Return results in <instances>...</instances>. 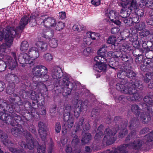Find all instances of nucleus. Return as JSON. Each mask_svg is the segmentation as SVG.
Instances as JSON below:
<instances>
[{
    "mask_svg": "<svg viewBox=\"0 0 153 153\" xmlns=\"http://www.w3.org/2000/svg\"><path fill=\"white\" fill-rule=\"evenodd\" d=\"M138 121L136 118H132L130 120L129 125V129L132 130L126 137L124 142L128 143L130 140H132L136 137V128L139 126Z\"/></svg>",
    "mask_w": 153,
    "mask_h": 153,
    "instance_id": "nucleus-13",
    "label": "nucleus"
},
{
    "mask_svg": "<svg viewBox=\"0 0 153 153\" xmlns=\"http://www.w3.org/2000/svg\"><path fill=\"white\" fill-rule=\"evenodd\" d=\"M103 132L98 131V132H97L95 135L94 137V138L95 140L98 141L101 138H102L103 137Z\"/></svg>",
    "mask_w": 153,
    "mask_h": 153,
    "instance_id": "nucleus-64",
    "label": "nucleus"
},
{
    "mask_svg": "<svg viewBox=\"0 0 153 153\" xmlns=\"http://www.w3.org/2000/svg\"><path fill=\"white\" fill-rule=\"evenodd\" d=\"M48 70L45 66L42 65H37L32 68V73L34 76L38 78H44L48 79L49 76L47 74Z\"/></svg>",
    "mask_w": 153,
    "mask_h": 153,
    "instance_id": "nucleus-11",
    "label": "nucleus"
},
{
    "mask_svg": "<svg viewBox=\"0 0 153 153\" xmlns=\"http://www.w3.org/2000/svg\"><path fill=\"white\" fill-rule=\"evenodd\" d=\"M131 68L132 65H131L130 68H129L128 65L125 66L124 68V71L126 77L132 79V80H133L137 78L139 74L131 70Z\"/></svg>",
    "mask_w": 153,
    "mask_h": 153,
    "instance_id": "nucleus-24",
    "label": "nucleus"
},
{
    "mask_svg": "<svg viewBox=\"0 0 153 153\" xmlns=\"http://www.w3.org/2000/svg\"><path fill=\"white\" fill-rule=\"evenodd\" d=\"M144 4L142 7L144 8L145 6L151 9H153V0H145L144 2Z\"/></svg>",
    "mask_w": 153,
    "mask_h": 153,
    "instance_id": "nucleus-46",
    "label": "nucleus"
},
{
    "mask_svg": "<svg viewBox=\"0 0 153 153\" xmlns=\"http://www.w3.org/2000/svg\"><path fill=\"white\" fill-rule=\"evenodd\" d=\"M31 88L37 90L35 91L32 90L28 91L21 90L19 91L20 96H48V92L46 86L42 82L33 81L31 83Z\"/></svg>",
    "mask_w": 153,
    "mask_h": 153,
    "instance_id": "nucleus-5",
    "label": "nucleus"
},
{
    "mask_svg": "<svg viewBox=\"0 0 153 153\" xmlns=\"http://www.w3.org/2000/svg\"><path fill=\"white\" fill-rule=\"evenodd\" d=\"M129 53V52L119 51L115 53V56L116 59H121L125 62L124 64L125 66L128 65L129 68H130L131 65L133 63V60Z\"/></svg>",
    "mask_w": 153,
    "mask_h": 153,
    "instance_id": "nucleus-16",
    "label": "nucleus"
},
{
    "mask_svg": "<svg viewBox=\"0 0 153 153\" xmlns=\"http://www.w3.org/2000/svg\"><path fill=\"white\" fill-rule=\"evenodd\" d=\"M13 144L11 146H13ZM7 146L9 148V150L12 153H26L25 151H24L23 149H21L20 150L17 149L10 147L11 146Z\"/></svg>",
    "mask_w": 153,
    "mask_h": 153,
    "instance_id": "nucleus-45",
    "label": "nucleus"
},
{
    "mask_svg": "<svg viewBox=\"0 0 153 153\" xmlns=\"http://www.w3.org/2000/svg\"><path fill=\"white\" fill-rule=\"evenodd\" d=\"M79 96H76L75 97L74 101L75 105V108L74 109V115L76 118H78L81 112L83 110L87 108L88 106L89 102L88 101L85 100L83 102L81 100H79Z\"/></svg>",
    "mask_w": 153,
    "mask_h": 153,
    "instance_id": "nucleus-9",
    "label": "nucleus"
},
{
    "mask_svg": "<svg viewBox=\"0 0 153 153\" xmlns=\"http://www.w3.org/2000/svg\"><path fill=\"white\" fill-rule=\"evenodd\" d=\"M58 43V40L55 38H52L49 40V43L50 46L53 48H56Z\"/></svg>",
    "mask_w": 153,
    "mask_h": 153,
    "instance_id": "nucleus-47",
    "label": "nucleus"
},
{
    "mask_svg": "<svg viewBox=\"0 0 153 153\" xmlns=\"http://www.w3.org/2000/svg\"><path fill=\"white\" fill-rule=\"evenodd\" d=\"M121 82L120 83H117L116 85V89L121 92L125 94V92H126V88L124 85V84L122 83Z\"/></svg>",
    "mask_w": 153,
    "mask_h": 153,
    "instance_id": "nucleus-36",
    "label": "nucleus"
},
{
    "mask_svg": "<svg viewBox=\"0 0 153 153\" xmlns=\"http://www.w3.org/2000/svg\"><path fill=\"white\" fill-rule=\"evenodd\" d=\"M39 127V133L40 137L43 141L46 139L47 132V127L45 124L41 121L39 122L38 124Z\"/></svg>",
    "mask_w": 153,
    "mask_h": 153,
    "instance_id": "nucleus-22",
    "label": "nucleus"
},
{
    "mask_svg": "<svg viewBox=\"0 0 153 153\" xmlns=\"http://www.w3.org/2000/svg\"><path fill=\"white\" fill-rule=\"evenodd\" d=\"M140 110L143 111H146L144 114L146 113H148L150 115V114H153V105H148L146 103L141 102L139 104Z\"/></svg>",
    "mask_w": 153,
    "mask_h": 153,
    "instance_id": "nucleus-27",
    "label": "nucleus"
},
{
    "mask_svg": "<svg viewBox=\"0 0 153 153\" xmlns=\"http://www.w3.org/2000/svg\"><path fill=\"white\" fill-rule=\"evenodd\" d=\"M114 122L116 125L113 128H106L104 131L105 135L103 138V141L105 143L106 145H109L113 144L115 141L116 138L114 137L119 130L124 131L128 125V121H123L121 117L117 116L114 119ZM128 133L127 129L119 133L118 137L123 138Z\"/></svg>",
    "mask_w": 153,
    "mask_h": 153,
    "instance_id": "nucleus-2",
    "label": "nucleus"
},
{
    "mask_svg": "<svg viewBox=\"0 0 153 153\" xmlns=\"http://www.w3.org/2000/svg\"><path fill=\"white\" fill-rule=\"evenodd\" d=\"M100 110L99 109H94L91 111V117L93 118L97 119L99 115Z\"/></svg>",
    "mask_w": 153,
    "mask_h": 153,
    "instance_id": "nucleus-53",
    "label": "nucleus"
},
{
    "mask_svg": "<svg viewBox=\"0 0 153 153\" xmlns=\"http://www.w3.org/2000/svg\"><path fill=\"white\" fill-rule=\"evenodd\" d=\"M36 45L38 47V48H40L42 51H46L47 49L48 44L43 41L38 42L36 43Z\"/></svg>",
    "mask_w": 153,
    "mask_h": 153,
    "instance_id": "nucleus-37",
    "label": "nucleus"
},
{
    "mask_svg": "<svg viewBox=\"0 0 153 153\" xmlns=\"http://www.w3.org/2000/svg\"><path fill=\"white\" fill-rule=\"evenodd\" d=\"M107 63L110 68L114 69H116L115 67H117L118 64V62L116 61L113 58L109 59Z\"/></svg>",
    "mask_w": 153,
    "mask_h": 153,
    "instance_id": "nucleus-39",
    "label": "nucleus"
},
{
    "mask_svg": "<svg viewBox=\"0 0 153 153\" xmlns=\"http://www.w3.org/2000/svg\"><path fill=\"white\" fill-rule=\"evenodd\" d=\"M126 92H125V94H129L130 95H134L137 94L138 93L137 90L136 88H126Z\"/></svg>",
    "mask_w": 153,
    "mask_h": 153,
    "instance_id": "nucleus-44",
    "label": "nucleus"
},
{
    "mask_svg": "<svg viewBox=\"0 0 153 153\" xmlns=\"http://www.w3.org/2000/svg\"><path fill=\"white\" fill-rule=\"evenodd\" d=\"M24 135L26 139L27 147L28 149L31 150L34 149L35 145L37 143L36 140L34 138L31 134L27 131H24Z\"/></svg>",
    "mask_w": 153,
    "mask_h": 153,
    "instance_id": "nucleus-20",
    "label": "nucleus"
},
{
    "mask_svg": "<svg viewBox=\"0 0 153 153\" xmlns=\"http://www.w3.org/2000/svg\"><path fill=\"white\" fill-rule=\"evenodd\" d=\"M152 76L150 73H147L145 74V76L143 79L144 82L146 83H148L150 80H152Z\"/></svg>",
    "mask_w": 153,
    "mask_h": 153,
    "instance_id": "nucleus-60",
    "label": "nucleus"
},
{
    "mask_svg": "<svg viewBox=\"0 0 153 153\" xmlns=\"http://www.w3.org/2000/svg\"><path fill=\"white\" fill-rule=\"evenodd\" d=\"M29 47V44L27 41H22L20 47V50L22 51H25L27 50Z\"/></svg>",
    "mask_w": 153,
    "mask_h": 153,
    "instance_id": "nucleus-41",
    "label": "nucleus"
},
{
    "mask_svg": "<svg viewBox=\"0 0 153 153\" xmlns=\"http://www.w3.org/2000/svg\"><path fill=\"white\" fill-rule=\"evenodd\" d=\"M71 113H64L63 120L65 123L62 126V131L63 134H66L68 129L70 130L72 127L74 122V118L72 117H70Z\"/></svg>",
    "mask_w": 153,
    "mask_h": 153,
    "instance_id": "nucleus-14",
    "label": "nucleus"
},
{
    "mask_svg": "<svg viewBox=\"0 0 153 153\" xmlns=\"http://www.w3.org/2000/svg\"><path fill=\"white\" fill-rule=\"evenodd\" d=\"M74 127L76 128L75 132L82 130V133H85L81 139V141L85 144L89 142L91 139V135L90 133H85V132L88 130L90 128V125L88 122L85 123L84 118L83 117L80 118L78 122L76 123Z\"/></svg>",
    "mask_w": 153,
    "mask_h": 153,
    "instance_id": "nucleus-6",
    "label": "nucleus"
},
{
    "mask_svg": "<svg viewBox=\"0 0 153 153\" xmlns=\"http://www.w3.org/2000/svg\"><path fill=\"white\" fill-rule=\"evenodd\" d=\"M131 83L133 87L140 90H142L143 88L142 83L138 77L133 80H131Z\"/></svg>",
    "mask_w": 153,
    "mask_h": 153,
    "instance_id": "nucleus-33",
    "label": "nucleus"
},
{
    "mask_svg": "<svg viewBox=\"0 0 153 153\" xmlns=\"http://www.w3.org/2000/svg\"><path fill=\"white\" fill-rule=\"evenodd\" d=\"M84 28L82 25H80L79 23H76L72 27V29L75 31L80 32L82 31Z\"/></svg>",
    "mask_w": 153,
    "mask_h": 153,
    "instance_id": "nucleus-43",
    "label": "nucleus"
},
{
    "mask_svg": "<svg viewBox=\"0 0 153 153\" xmlns=\"http://www.w3.org/2000/svg\"><path fill=\"white\" fill-rule=\"evenodd\" d=\"M11 54L13 57L14 60L10 56H8L7 57L6 63L3 62L2 63H0V72L4 71L5 70L7 66L9 67V69L12 70L14 69L17 65V58L16 53L12 52L11 53Z\"/></svg>",
    "mask_w": 153,
    "mask_h": 153,
    "instance_id": "nucleus-8",
    "label": "nucleus"
},
{
    "mask_svg": "<svg viewBox=\"0 0 153 153\" xmlns=\"http://www.w3.org/2000/svg\"><path fill=\"white\" fill-rule=\"evenodd\" d=\"M65 27V24L61 22H58L57 24L56 29L59 31Z\"/></svg>",
    "mask_w": 153,
    "mask_h": 153,
    "instance_id": "nucleus-62",
    "label": "nucleus"
},
{
    "mask_svg": "<svg viewBox=\"0 0 153 153\" xmlns=\"http://www.w3.org/2000/svg\"><path fill=\"white\" fill-rule=\"evenodd\" d=\"M54 34V31L50 29L43 33L42 36L46 39H49L53 36Z\"/></svg>",
    "mask_w": 153,
    "mask_h": 153,
    "instance_id": "nucleus-38",
    "label": "nucleus"
},
{
    "mask_svg": "<svg viewBox=\"0 0 153 153\" xmlns=\"http://www.w3.org/2000/svg\"><path fill=\"white\" fill-rule=\"evenodd\" d=\"M131 53L133 54L134 57H137L142 55L144 53V50L143 49L139 48H135L134 50L132 48V51H131Z\"/></svg>",
    "mask_w": 153,
    "mask_h": 153,
    "instance_id": "nucleus-40",
    "label": "nucleus"
},
{
    "mask_svg": "<svg viewBox=\"0 0 153 153\" xmlns=\"http://www.w3.org/2000/svg\"><path fill=\"white\" fill-rule=\"evenodd\" d=\"M51 75L53 79L50 82V85L47 84V86L53 85L55 87H58L60 85V79L63 77L62 84H61L62 86L64 88L63 96L70 95L72 92L76 90L77 87L76 83L70 82L69 78L63 75L60 68L58 66L53 67L51 71Z\"/></svg>",
    "mask_w": 153,
    "mask_h": 153,
    "instance_id": "nucleus-1",
    "label": "nucleus"
},
{
    "mask_svg": "<svg viewBox=\"0 0 153 153\" xmlns=\"http://www.w3.org/2000/svg\"><path fill=\"white\" fill-rule=\"evenodd\" d=\"M105 54V50L103 48L100 49L97 52L98 56L94 57V61L97 63L106 64L109 59H107Z\"/></svg>",
    "mask_w": 153,
    "mask_h": 153,
    "instance_id": "nucleus-18",
    "label": "nucleus"
},
{
    "mask_svg": "<svg viewBox=\"0 0 153 153\" xmlns=\"http://www.w3.org/2000/svg\"><path fill=\"white\" fill-rule=\"evenodd\" d=\"M28 56L30 59L34 60L38 58L39 56V53L38 49L35 47L30 48L28 51Z\"/></svg>",
    "mask_w": 153,
    "mask_h": 153,
    "instance_id": "nucleus-26",
    "label": "nucleus"
},
{
    "mask_svg": "<svg viewBox=\"0 0 153 153\" xmlns=\"http://www.w3.org/2000/svg\"><path fill=\"white\" fill-rule=\"evenodd\" d=\"M145 56L147 59H152L153 58V50L147 51V49L145 51Z\"/></svg>",
    "mask_w": 153,
    "mask_h": 153,
    "instance_id": "nucleus-58",
    "label": "nucleus"
},
{
    "mask_svg": "<svg viewBox=\"0 0 153 153\" xmlns=\"http://www.w3.org/2000/svg\"><path fill=\"white\" fill-rule=\"evenodd\" d=\"M36 145H38L37 147V150L38 153H44L45 152L46 149L45 144L42 145L39 144L37 141V143L36 145H35V146H36Z\"/></svg>",
    "mask_w": 153,
    "mask_h": 153,
    "instance_id": "nucleus-42",
    "label": "nucleus"
},
{
    "mask_svg": "<svg viewBox=\"0 0 153 153\" xmlns=\"http://www.w3.org/2000/svg\"><path fill=\"white\" fill-rule=\"evenodd\" d=\"M134 12L136 16L140 19L143 17L144 15V11L142 9H138L137 8L134 10Z\"/></svg>",
    "mask_w": 153,
    "mask_h": 153,
    "instance_id": "nucleus-50",
    "label": "nucleus"
},
{
    "mask_svg": "<svg viewBox=\"0 0 153 153\" xmlns=\"http://www.w3.org/2000/svg\"><path fill=\"white\" fill-rule=\"evenodd\" d=\"M108 16L111 21L117 25H121V22L119 20L120 16L115 10H111L109 13Z\"/></svg>",
    "mask_w": 153,
    "mask_h": 153,
    "instance_id": "nucleus-23",
    "label": "nucleus"
},
{
    "mask_svg": "<svg viewBox=\"0 0 153 153\" xmlns=\"http://www.w3.org/2000/svg\"><path fill=\"white\" fill-rule=\"evenodd\" d=\"M137 36L135 35H133L132 34H129L128 36H127L125 39H127L129 41L134 42L137 40Z\"/></svg>",
    "mask_w": 153,
    "mask_h": 153,
    "instance_id": "nucleus-55",
    "label": "nucleus"
},
{
    "mask_svg": "<svg viewBox=\"0 0 153 153\" xmlns=\"http://www.w3.org/2000/svg\"><path fill=\"white\" fill-rule=\"evenodd\" d=\"M143 96H126V98L129 101L136 102L139 101L143 98Z\"/></svg>",
    "mask_w": 153,
    "mask_h": 153,
    "instance_id": "nucleus-48",
    "label": "nucleus"
},
{
    "mask_svg": "<svg viewBox=\"0 0 153 153\" xmlns=\"http://www.w3.org/2000/svg\"><path fill=\"white\" fill-rule=\"evenodd\" d=\"M8 76L7 79L8 81L9 84L15 85V83H18L19 81L18 76L15 74H9L7 75Z\"/></svg>",
    "mask_w": 153,
    "mask_h": 153,
    "instance_id": "nucleus-32",
    "label": "nucleus"
},
{
    "mask_svg": "<svg viewBox=\"0 0 153 153\" xmlns=\"http://www.w3.org/2000/svg\"><path fill=\"white\" fill-rule=\"evenodd\" d=\"M31 99L34 101H33L32 103L25 100L23 102L22 104H19V106L21 108L24 106V108L23 109L31 111L33 110L34 111H37L38 108H39L40 115H45L46 114V110L45 104L44 96H30Z\"/></svg>",
    "mask_w": 153,
    "mask_h": 153,
    "instance_id": "nucleus-3",
    "label": "nucleus"
},
{
    "mask_svg": "<svg viewBox=\"0 0 153 153\" xmlns=\"http://www.w3.org/2000/svg\"><path fill=\"white\" fill-rule=\"evenodd\" d=\"M38 23L45 27L48 28L50 27H54L56 24V21L53 17L43 15L41 16V21L38 22Z\"/></svg>",
    "mask_w": 153,
    "mask_h": 153,
    "instance_id": "nucleus-15",
    "label": "nucleus"
},
{
    "mask_svg": "<svg viewBox=\"0 0 153 153\" xmlns=\"http://www.w3.org/2000/svg\"><path fill=\"white\" fill-rule=\"evenodd\" d=\"M19 63L21 64V66L25 67V64H27L30 61L28 54L25 53H21L18 57Z\"/></svg>",
    "mask_w": 153,
    "mask_h": 153,
    "instance_id": "nucleus-25",
    "label": "nucleus"
},
{
    "mask_svg": "<svg viewBox=\"0 0 153 153\" xmlns=\"http://www.w3.org/2000/svg\"><path fill=\"white\" fill-rule=\"evenodd\" d=\"M21 102V101H19L17 105H13L7 104V102L5 100H0V110H3V111H5V107H6V111H7L11 114L13 113L14 110L18 112L20 111V106H19V103Z\"/></svg>",
    "mask_w": 153,
    "mask_h": 153,
    "instance_id": "nucleus-17",
    "label": "nucleus"
},
{
    "mask_svg": "<svg viewBox=\"0 0 153 153\" xmlns=\"http://www.w3.org/2000/svg\"><path fill=\"white\" fill-rule=\"evenodd\" d=\"M107 65V64L105 63L97 62V66L98 68L100 70H98V71L100 72L102 71L105 70L106 69Z\"/></svg>",
    "mask_w": 153,
    "mask_h": 153,
    "instance_id": "nucleus-52",
    "label": "nucleus"
},
{
    "mask_svg": "<svg viewBox=\"0 0 153 153\" xmlns=\"http://www.w3.org/2000/svg\"><path fill=\"white\" fill-rule=\"evenodd\" d=\"M153 96H144L143 98L144 101L149 105H152V104L153 102L152 97Z\"/></svg>",
    "mask_w": 153,
    "mask_h": 153,
    "instance_id": "nucleus-59",
    "label": "nucleus"
},
{
    "mask_svg": "<svg viewBox=\"0 0 153 153\" xmlns=\"http://www.w3.org/2000/svg\"><path fill=\"white\" fill-rule=\"evenodd\" d=\"M132 111L135 114L136 117L138 118L140 117V120L143 124L148 123L151 120V115L148 113L147 114L140 111V108L138 105L136 104L132 105L131 106Z\"/></svg>",
    "mask_w": 153,
    "mask_h": 153,
    "instance_id": "nucleus-12",
    "label": "nucleus"
},
{
    "mask_svg": "<svg viewBox=\"0 0 153 153\" xmlns=\"http://www.w3.org/2000/svg\"><path fill=\"white\" fill-rule=\"evenodd\" d=\"M122 20L126 25L129 26H132L133 25L131 17L129 18L126 17V18L123 19Z\"/></svg>",
    "mask_w": 153,
    "mask_h": 153,
    "instance_id": "nucleus-57",
    "label": "nucleus"
},
{
    "mask_svg": "<svg viewBox=\"0 0 153 153\" xmlns=\"http://www.w3.org/2000/svg\"><path fill=\"white\" fill-rule=\"evenodd\" d=\"M29 110L22 109L20 108V111L19 112L22 115L24 121L28 123V121L31 119L36 121L40 119L39 111H34L33 110H32L29 111Z\"/></svg>",
    "mask_w": 153,
    "mask_h": 153,
    "instance_id": "nucleus-10",
    "label": "nucleus"
},
{
    "mask_svg": "<svg viewBox=\"0 0 153 153\" xmlns=\"http://www.w3.org/2000/svg\"><path fill=\"white\" fill-rule=\"evenodd\" d=\"M137 28L139 30H141L145 28V24L144 22H141L137 24Z\"/></svg>",
    "mask_w": 153,
    "mask_h": 153,
    "instance_id": "nucleus-63",
    "label": "nucleus"
},
{
    "mask_svg": "<svg viewBox=\"0 0 153 153\" xmlns=\"http://www.w3.org/2000/svg\"><path fill=\"white\" fill-rule=\"evenodd\" d=\"M139 1L137 0H132L131 1L130 6H128L129 8L131 9V12L133 10H135L137 9V3H138Z\"/></svg>",
    "mask_w": 153,
    "mask_h": 153,
    "instance_id": "nucleus-49",
    "label": "nucleus"
},
{
    "mask_svg": "<svg viewBox=\"0 0 153 153\" xmlns=\"http://www.w3.org/2000/svg\"><path fill=\"white\" fill-rule=\"evenodd\" d=\"M13 126V127L11 130V133L15 137L19 136L24 131L23 128L20 125H16Z\"/></svg>",
    "mask_w": 153,
    "mask_h": 153,
    "instance_id": "nucleus-28",
    "label": "nucleus"
},
{
    "mask_svg": "<svg viewBox=\"0 0 153 153\" xmlns=\"http://www.w3.org/2000/svg\"><path fill=\"white\" fill-rule=\"evenodd\" d=\"M117 41V38L115 36H110L108 38L107 42L108 44H111L112 45H115V43Z\"/></svg>",
    "mask_w": 153,
    "mask_h": 153,
    "instance_id": "nucleus-54",
    "label": "nucleus"
},
{
    "mask_svg": "<svg viewBox=\"0 0 153 153\" xmlns=\"http://www.w3.org/2000/svg\"><path fill=\"white\" fill-rule=\"evenodd\" d=\"M14 87V85L8 84L6 89V93L10 95L12 94L13 93Z\"/></svg>",
    "mask_w": 153,
    "mask_h": 153,
    "instance_id": "nucleus-51",
    "label": "nucleus"
},
{
    "mask_svg": "<svg viewBox=\"0 0 153 153\" xmlns=\"http://www.w3.org/2000/svg\"><path fill=\"white\" fill-rule=\"evenodd\" d=\"M142 147V142L139 139L134 140L133 143L120 145L117 146L114 150L109 153H128V149L130 147L135 150L140 149Z\"/></svg>",
    "mask_w": 153,
    "mask_h": 153,
    "instance_id": "nucleus-7",
    "label": "nucleus"
},
{
    "mask_svg": "<svg viewBox=\"0 0 153 153\" xmlns=\"http://www.w3.org/2000/svg\"><path fill=\"white\" fill-rule=\"evenodd\" d=\"M44 59L47 61L49 62L53 59L52 55L49 53L45 54L43 55Z\"/></svg>",
    "mask_w": 153,
    "mask_h": 153,
    "instance_id": "nucleus-61",
    "label": "nucleus"
},
{
    "mask_svg": "<svg viewBox=\"0 0 153 153\" xmlns=\"http://www.w3.org/2000/svg\"><path fill=\"white\" fill-rule=\"evenodd\" d=\"M29 15V23L31 27H33L37 24L39 25H40L39 24L38 22L41 21V16H39V13L38 12L35 11Z\"/></svg>",
    "mask_w": 153,
    "mask_h": 153,
    "instance_id": "nucleus-19",
    "label": "nucleus"
},
{
    "mask_svg": "<svg viewBox=\"0 0 153 153\" xmlns=\"http://www.w3.org/2000/svg\"><path fill=\"white\" fill-rule=\"evenodd\" d=\"M0 138L3 144L6 146H11L13 143L11 141L8 139L7 134L4 132L2 130L0 129Z\"/></svg>",
    "mask_w": 153,
    "mask_h": 153,
    "instance_id": "nucleus-30",
    "label": "nucleus"
},
{
    "mask_svg": "<svg viewBox=\"0 0 153 153\" xmlns=\"http://www.w3.org/2000/svg\"><path fill=\"white\" fill-rule=\"evenodd\" d=\"M7 29V26L6 27V29H4L3 30V32H2L1 31H0V40L1 41L4 38V39L5 41V45L7 47V48H10L11 45H12L13 44V38L15 36H13V39H12V42L11 45H7V42H10V41H8V40H7V39H5V36L6 34V30H5Z\"/></svg>",
    "mask_w": 153,
    "mask_h": 153,
    "instance_id": "nucleus-34",
    "label": "nucleus"
},
{
    "mask_svg": "<svg viewBox=\"0 0 153 153\" xmlns=\"http://www.w3.org/2000/svg\"><path fill=\"white\" fill-rule=\"evenodd\" d=\"M13 117L15 122V125H17V124L20 125H23L25 126H28V123H27V122L24 121V119H23L19 115L16 113H13Z\"/></svg>",
    "mask_w": 153,
    "mask_h": 153,
    "instance_id": "nucleus-29",
    "label": "nucleus"
},
{
    "mask_svg": "<svg viewBox=\"0 0 153 153\" xmlns=\"http://www.w3.org/2000/svg\"><path fill=\"white\" fill-rule=\"evenodd\" d=\"M0 119L8 125L12 126L15 125L13 117V114L10 115L8 114L4 113L2 111H0Z\"/></svg>",
    "mask_w": 153,
    "mask_h": 153,
    "instance_id": "nucleus-21",
    "label": "nucleus"
},
{
    "mask_svg": "<svg viewBox=\"0 0 153 153\" xmlns=\"http://www.w3.org/2000/svg\"><path fill=\"white\" fill-rule=\"evenodd\" d=\"M131 12V9L128 7H126L121 9L119 15L123 19L129 16Z\"/></svg>",
    "mask_w": 153,
    "mask_h": 153,
    "instance_id": "nucleus-31",
    "label": "nucleus"
},
{
    "mask_svg": "<svg viewBox=\"0 0 153 153\" xmlns=\"http://www.w3.org/2000/svg\"><path fill=\"white\" fill-rule=\"evenodd\" d=\"M133 47L128 43H124L120 47V51L131 53V51Z\"/></svg>",
    "mask_w": 153,
    "mask_h": 153,
    "instance_id": "nucleus-35",
    "label": "nucleus"
},
{
    "mask_svg": "<svg viewBox=\"0 0 153 153\" xmlns=\"http://www.w3.org/2000/svg\"><path fill=\"white\" fill-rule=\"evenodd\" d=\"M144 139L147 142H150L153 140V133L152 131L144 137Z\"/></svg>",
    "mask_w": 153,
    "mask_h": 153,
    "instance_id": "nucleus-56",
    "label": "nucleus"
},
{
    "mask_svg": "<svg viewBox=\"0 0 153 153\" xmlns=\"http://www.w3.org/2000/svg\"><path fill=\"white\" fill-rule=\"evenodd\" d=\"M29 15H25L20 19L18 26L16 28L11 27L9 25L7 26V29L6 30L5 39L7 38L8 41L7 43L8 45H10L12 42L13 36L18 34L19 32L21 33L23 30L25 26L29 23Z\"/></svg>",
    "mask_w": 153,
    "mask_h": 153,
    "instance_id": "nucleus-4",
    "label": "nucleus"
}]
</instances>
